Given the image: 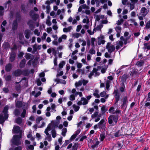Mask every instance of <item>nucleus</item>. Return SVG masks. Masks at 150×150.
Segmentation results:
<instances>
[{
  "label": "nucleus",
  "instance_id": "f257e3e1",
  "mask_svg": "<svg viewBox=\"0 0 150 150\" xmlns=\"http://www.w3.org/2000/svg\"><path fill=\"white\" fill-rule=\"evenodd\" d=\"M8 106H5L2 112L4 114V117L2 114H0V124H2L4 123L5 120H7L8 118Z\"/></svg>",
  "mask_w": 150,
  "mask_h": 150
},
{
  "label": "nucleus",
  "instance_id": "f03ea898",
  "mask_svg": "<svg viewBox=\"0 0 150 150\" xmlns=\"http://www.w3.org/2000/svg\"><path fill=\"white\" fill-rule=\"evenodd\" d=\"M118 119V115H111L108 117V122L112 126L116 125L117 123Z\"/></svg>",
  "mask_w": 150,
  "mask_h": 150
},
{
  "label": "nucleus",
  "instance_id": "7ed1b4c3",
  "mask_svg": "<svg viewBox=\"0 0 150 150\" xmlns=\"http://www.w3.org/2000/svg\"><path fill=\"white\" fill-rule=\"evenodd\" d=\"M106 48L108 49V51L110 54L114 52L115 50V47L114 45H112L111 43L108 42L106 46Z\"/></svg>",
  "mask_w": 150,
  "mask_h": 150
},
{
  "label": "nucleus",
  "instance_id": "20e7f679",
  "mask_svg": "<svg viewBox=\"0 0 150 150\" xmlns=\"http://www.w3.org/2000/svg\"><path fill=\"white\" fill-rule=\"evenodd\" d=\"M113 94H115L114 97L115 100V103L116 104L118 103V101L120 99V95L117 89H114L113 92Z\"/></svg>",
  "mask_w": 150,
  "mask_h": 150
},
{
  "label": "nucleus",
  "instance_id": "39448f33",
  "mask_svg": "<svg viewBox=\"0 0 150 150\" xmlns=\"http://www.w3.org/2000/svg\"><path fill=\"white\" fill-rule=\"evenodd\" d=\"M22 74V71L20 69H18L15 70L13 73V74L15 76H19Z\"/></svg>",
  "mask_w": 150,
  "mask_h": 150
},
{
  "label": "nucleus",
  "instance_id": "423d86ee",
  "mask_svg": "<svg viewBox=\"0 0 150 150\" xmlns=\"http://www.w3.org/2000/svg\"><path fill=\"white\" fill-rule=\"evenodd\" d=\"M16 54L14 52H11L10 54L9 60L11 62H13L15 59Z\"/></svg>",
  "mask_w": 150,
  "mask_h": 150
},
{
  "label": "nucleus",
  "instance_id": "0eeeda50",
  "mask_svg": "<svg viewBox=\"0 0 150 150\" xmlns=\"http://www.w3.org/2000/svg\"><path fill=\"white\" fill-rule=\"evenodd\" d=\"M139 73L137 69H134L132 70L131 72L130 75L132 77H133L134 75H139Z\"/></svg>",
  "mask_w": 150,
  "mask_h": 150
},
{
  "label": "nucleus",
  "instance_id": "6e6552de",
  "mask_svg": "<svg viewBox=\"0 0 150 150\" xmlns=\"http://www.w3.org/2000/svg\"><path fill=\"white\" fill-rule=\"evenodd\" d=\"M18 26V22L17 20L13 21L12 25V30H16L17 29Z\"/></svg>",
  "mask_w": 150,
  "mask_h": 150
},
{
  "label": "nucleus",
  "instance_id": "1a4fd4ad",
  "mask_svg": "<svg viewBox=\"0 0 150 150\" xmlns=\"http://www.w3.org/2000/svg\"><path fill=\"white\" fill-rule=\"evenodd\" d=\"M12 68V65L10 63H8L6 65L5 70L8 72H10Z\"/></svg>",
  "mask_w": 150,
  "mask_h": 150
},
{
  "label": "nucleus",
  "instance_id": "9d476101",
  "mask_svg": "<svg viewBox=\"0 0 150 150\" xmlns=\"http://www.w3.org/2000/svg\"><path fill=\"white\" fill-rule=\"evenodd\" d=\"M23 105V103L21 101L18 100L16 103V107L18 108H21L22 107Z\"/></svg>",
  "mask_w": 150,
  "mask_h": 150
},
{
  "label": "nucleus",
  "instance_id": "9b49d317",
  "mask_svg": "<svg viewBox=\"0 0 150 150\" xmlns=\"http://www.w3.org/2000/svg\"><path fill=\"white\" fill-rule=\"evenodd\" d=\"M129 77V75H128L124 74L122 76L121 78V81L126 82V80Z\"/></svg>",
  "mask_w": 150,
  "mask_h": 150
},
{
  "label": "nucleus",
  "instance_id": "f8f14e48",
  "mask_svg": "<svg viewBox=\"0 0 150 150\" xmlns=\"http://www.w3.org/2000/svg\"><path fill=\"white\" fill-rule=\"evenodd\" d=\"M26 63V60L25 59H23L20 62V67L21 68H24L25 65Z\"/></svg>",
  "mask_w": 150,
  "mask_h": 150
},
{
  "label": "nucleus",
  "instance_id": "ddd939ff",
  "mask_svg": "<svg viewBox=\"0 0 150 150\" xmlns=\"http://www.w3.org/2000/svg\"><path fill=\"white\" fill-rule=\"evenodd\" d=\"M30 31L28 29H26L25 30L24 33L25 35V36L26 38L29 39L30 36Z\"/></svg>",
  "mask_w": 150,
  "mask_h": 150
},
{
  "label": "nucleus",
  "instance_id": "4468645a",
  "mask_svg": "<svg viewBox=\"0 0 150 150\" xmlns=\"http://www.w3.org/2000/svg\"><path fill=\"white\" fill-rule=\"evenodd\" d=\"M59 123V122L57 121L55 122L52 121L51 122L52 124V127H53L52 129H55L56 127H58Z\"/></svg>",
  "mask_w": 150,
  "mask_h": 150
},
{
  "label": "nucleus",
  "instance_id": "2eb2a0df",
  "mask_svg": "<svg viewBox=\"0 0 150 150\" xmlns=\"http://www.w3.org/2000/svg\"><path fill=\"white\" fill-rule=\"evenodd\" d=\"M144 63V61L142 60H141L139 61H137L136 64L138 66V67H141L142 66Z\"/></svg>",
  "mask_w": 150,
  "mask_h": 150
},
{
  "label": "nucleus",
  "instance_id": "dca6fc26",
  "mask_svg": "<svg viewBox=\"0 0 150 150\" xmlns=\"http://www.w3.org/2000/svg\"><path fill=\"white\" fill-rule=\"evenodd\" d=\"M31 18L33 21H36L39 18V15L38 14L35 13Z\"/></svg>",
  "mask_w": 150,
  "mask_h": 150
},
{
  "label": "nucleus",
  "instance_id": "f3484780",
  "mask_svg": "<svg viewBox=\"0 0 150 150\" xmlns=\"http://www.w3.org/2000/svg\"><path fill=\"white\" fill-rule=\"evenodd\" d=\"M30 74V72L28 69L23 70L22 71V74L24 76H28Z\"/></svg>",
  "mask_w": 150,
  "mask_h": 150
},
{
  "label": "nucleus",
  "instance_id": "a211bd4d",
  "mask_svg": "<svg viewBox=\"0 0 150 150\" xmlns=\"http://www.w3.org/2000/svg\"><path fill=\"white\" fill-rule=\"evenodd\" d=\"M21 10L22 11L23 13L24 14H26L28 13L27 10L25 8V7L24 5H21Z\"/></svg>",
  "mask_w": 150,
  "mask_h": 150
},
{
  "label": "nucleus",
  "instance_id": "6ab92c4d",
  "mask_svg": "<svg viewBox=\"0 0 150 150\" xmlns=\"http://www.w3.org/2000/svg\"><path fill=\"white\" fill-rule=\"evenodd\" d=\"M16 16L17 20L18 21H20L21 20V15L19 12H18L16 13Z\"/></svg>",
  "mask_w": 150,
  "mask_h": 150
},
{
  "label": "nucleus",
  "instance_id": "aec40b11",
  "mask_svg": "<svg viewBox=\"0 0 150 150\" xmlns=\"http://www.w3.org/2000/svg\"><path fill=\"white\" fill-rule=\"evenodd\" d=\"M101 110L102 114H103L108 110V109L107 108H106L105 105H103L102 106Z\"/></svg>",
  "mask_w": 150,
  "mask_h": 150
},
{
  "label": "nucleus",
  "instance_id": "412c9836",
  "mask_svg": "<svg viewBox=\"0 0 150 150\" xmlns=\"http://www.w3.org/2000/svg\"><path fill=\"white\" fill-rule=\"evenodd\" d=\"M13 129L15 133H18L20 131V127L18 126H17L16 127H14Z\"/></svg>",
  "mask_w": 150,
  "mask_h": 150
},
{
  "label": "nucleus",
  "instance_id": "4be33fe9",
  "mask_svg": "<svg viewBox=\"0 0 150 150\" xmlns=\"http://www.w3.org/2000/svg\"><path fill=\"white\" fill-rule=\"evenodd\" d=\"M25 57L26 59L28 60L30 59H33L34 57L33 55L30 54H27L25 56Z\"/></svg>",
  "mask_w": 150,
  "mask_h": 150
},
{
  "label": "nucleus",
  "instance_id": "5701e85b",
  "mask_svg": "<svg viewBox=\"0 0 150 150\" xmlns=\"http://www.w3.org/2000/svg\"><path fill=\"white\" fill-rule=\"evenodd\" d=\"M79 144L78 143H75L72 146L71 150H77Z\"/></svg>",
  "mask_w": 150,
  "mask_h": 150
},
{
  "label": "nucleus",
  "instance_id": "b1692460",
  "mask_svg": "<svg viewBox=\"0 0 150 150\" xmlns=\"http://www.w3.org/2000/svg\"><path fill=\"white\" fill-rule=\"evenodd\" d=\"M81 101H83L82 103V105H86L88 102V100L86 98L83 97L81 98Z\"/></svg>",
  "mask_w": 150,
  "mask_h": 150
},
{
  "label": "nucleus",
  "instance_id": "393cba45",
  "mask_svg": "<svg viewBox=\"0 0 150 150\" xmlns=\"http://www.w3.org/2000/svg\"><path fill=\"white\" fill-rule=\"evenodd\" d=\"M21 137V135H15L13 136V139L14 140H20V139Z\"/></svg>",
  "mask_w": 150,
  "mask_h": 150
},
{
  "label": "nucleus",
  "instance_id": "a878e982",
  "mask_svg": "<svg viewBox=\"0 0 150 150\" xmlns=\"http://www.w3.org/2000/svg\"><path fill=\"white\" fill-rule=\"evenodd\" d=\"M13 143L14 145L16 146H18L21 144V143L20 142V140H16L13 139Z\"/></svg>",
  "mask_w": 150,
  "mask_h": 150
},
{
  "label": "nucleus",
  "instance_id": "bb28decb",
  "mask_svg": "<svg viewBox=\"0 0 150 150\" xmlns=\"http://www.w3.org/2000/svg\"><path fill=\"white\" fill-rule=\"evenodd\" d=\"M122 130H118L114 134V136L115 137H118L120 136H121V131Z\"/></svg>",
  "mask_w": 150,
  "mask_h": 150
},
{
  "label": "nucleus",
  "instance_id": "cd10ccee",
  "mask_svg": "<svg viewBox=\"0 0 150 150\" xmlns=\"http://www.w3.org/2000/svg\"><path fill=\"white\" fill-rule=\"evenodd\" d=\"M52 136L53 138H54L56 137V132L54 129H52L51 131Z\"/></svg>",
  "mask_w": 150,
  "mask_h": 150
},
{
  "label": "nucleus",
  "instance_id": "c85d7f7f",
  "mask_svg": "<svg viewBox=\"0 0 150 150\" xmlns=\"http://www.w3.org/2000/svg\"><path fill=\"white\" fill-rule=\"evenodd\" d=\"M105 138V133H101L100 134V139L101 141H103Z\"/></svg>",
  "mask_w": 150,
  "mask_h": 150
},
{
  "label": "nucleus",
  "instance_id": "c756f323",
  "mask_svg": "<svg viewBox=\"0 0 150 150\" xmlns=\"http://www.w3.org/2000/svg\"><path fill=\"white\" fill-rule=\"evenodd\" d=\"M115 108L113 106H112L110 108V109L109 110V112L111 114H112L113 115L115 114Z\"/></svg>",
  "mask_w": 150,
  "mask_h": 150
},
{
  "label": "nucleus",
  "instance_id": "7c9ffc66",
  "mask_svg": "<svg viewBox=\"0 0 150 150\" xmlns=\"http://www.w3.org/2000/svg\"><path fill=\"white\" fill-rule=\"evenodd\" d=\"M3 46L4 49H7L9 47V44L8 42L4 43Z\"/></svg>",
  "mask_w": 150,
  "mask_h": 150
},
{
  "label": "nucleus",
  "instance_id": "2f4dec72",
  "mask_svg": "<svg viewBox=\"0 0 150 150\" xmlns=\"http://www.w3.org/2000/svg\"><path fill=\"white\" fill-rule=\"evenodd\" d=\"M16 123L18 124H20L22 122V120L20 117H18L16 120Z\"/></svg>",
  "mask_w": 150,
  "mask_h": 150
},
{
  "label": "nucleus",
  "instance_id": "473e14b6",
  "mask_svg": "<svg viewBox=\"0 0 150 150\" xmlns=\"http://www.w3.org/2000/svg\"><path fill=\"white\" fill-rule=\"evenodd\" d=\"M128 101L127 96H125L123 98V101L122 104L125 105H127Z\"/></svg>",
  "mask_w": 150,
  "mask_h": 150
},
{
  "label": "nucleus",
  "instance_id": "72a5a7b5",
  "mask_svg": "<svg viewBox=\"0 0 150 150\" xmlns=\"http://www.w3.org/2000/svg\"><path fill=\"white\" fill-rule=\"evenodd\" d=\"M96 39L95 38H91V45L93 47H95L94 42L96 41Z\"/></svg>",
  "mask_w": 150,
  "mask_h": 150
},
{
  "label": "nucleus",
  "instance_id": "f704fd0d",
  "mask_svg": "<svg viewBox=\"0 0 150 150\" xmlns=\"http://www.w3.org/2000/svg\"><path fill=\"white\" fill-rule=\"evenodd\" d=\"M67 132V129L65 128H63L62 129V134L63 137H65L66 135V133Z\"/></svg>",
  "mask_w": 150,
  "mask_h": 150
},
{
  "label": "nucleus",
  "instance_id": "c9c22d12",
  "mask_svg": "<svg viewBox=\"0 0 150 150\" xmlns=\"http://www.w3.org/2000/svg\"><path fill=\"white\" fill-rule=\"evenodd\" d=\"M71 142V140H67L65 141V143L63 144L62 146V147H65L67 145L69 144Z\"/></svg>",
  "mask_w": 150,
  "mask_h": 150
},
{
  "label": "nucleus",
  "instance_id": "e433bc0d",
  "mask_svg": "<svg viewBox=\"0 0 150 150\" xmlns=\"http://www.w3.org/2000/svg\"><path fill=\"white\" fill-rule=\"evenodd\" d=\"M14 113L15 116H17L20 115V112L18 109H15L14 111Z\"/></svg>",
  "mask_w": 150,
  "mask_h": 150
},
{
  "label": "nucleus",
  "instance_id": "4c0bfd02",
  "mask_svg": "<svg viewBox=\"0 0 150 150\" xmlns=\"http://www.w3.org/2000/svg\"><path fill=\"white\" fill-rule=\"evenodd\" d=\"M105 40H98V45H100L101 44H104L105 42Z\"/></svg>",
  "mask_w": 150,
  "mask_h": 150
},
{
  "label": "nucleus",
  "instance_id": "58836bf2",
  "mask_svg": "<svg viewBox=\"0 0 150 150\" xmlns=\"http://www.w3.org/2000/svg\"><path fill=\"white\" fill-rule=\"evenodd\" d=\"M24 54V53L23 52H20L18 54V57L19 59H21L23 57V56Z\"/></svg>",
  "mask_w": 150,
  "mask_h": 150
},
{
  "label": "nucleus",
  "instance_id": "ea45409f",
  "mask_svg": "<svg viewBox=\"0 0 150 150\" xmlns=\"http://www.w3.org/2000/svg\"><path fill=\"white\" fill-rule=\"evenodd\" d=\"M65 63L64 61H62L59 64V67L60 68H62L63 67L64 65L65 64Z\"/></svg>",
  "mask_w": 150,
  "mask_h": 150
},
{
  "label": "nucleus",
  "instance_id": "a19ab883",
  "mask_svg": "<svg viewBox=\"0 0 150 150\" xmlns=\"http://www.w3.org/2000/svg\"><path fill=\"white\" fill-rule=\"evenodd\" d=\"M124 20L123 19L121 18L120 20H118L117 21V25H120L122 24V23H123Z\"/></svg>",
  "mask_w": 150,
  "mask_h": 150
},
{
  "label": "nucleus",
  "instance_id": "79ce46f5",
  "mask_svg": "<svg viewBox=\"0 0 150 150\" xmlns=\"http://www.w3.org/2000/svg\"><path fill=\"white\" fill-rule=\"evenodd\" d=\"M26 110L25 109L23 110V112L21 114V117L22 118L25 117V116Z\"/></svg>",
  "mask_w": 150,
  "mask_h": 150
},
{
  "label": "nucleus",
  "instance_id": "37998d69",
  "mask_svg": "<svg viewBox=\"0 0 150 150\" xmlns=\"http://www.w3.org/2000/svg\"><path fill=\"white\" fill-rule=\"evenodd\" d=\"M86 17L87 18V20L86 18H84L83 19L82 22L83 23H86L87 24H88L89 23V19L88 18V17L87 16H86Z\"/></svg>",
  "mask_w": 150,
  "mask_h": 150
},
{
  "label": "nucleus",
  "instance_id": "c03bdc74",
  "mask_svg": "<svg viewBox=\"0 0 150 150\" xmlns=\"http://www.w3.org/2000/svg\"><path fill=\"white\" fill-rule=\"evenodd\" d=\"M11 76L10 75H7L5 78V80L6 81H11Z\"/></svg>",
  "mask_w": 150,
  "mask_h": 150
},
{
  "label": "nucleus",
  "instance_id": "a18cd8bd",
  "mask_svg": "<svg viewBox=\"0 0 150 150\" xmlns=\"http://www.w3.org/2000/svg\"><path fill=\"white\" fill-rule=\"evenodd\" d=\"M99 144V141H97L96 142L95 144H93L91 146V147L93 149H94V148L97 146Z\"/></svg>",
  "mask_w": 150,
  "mask_h": 150
},
{
  "label": "nucleus",
  "instance_id": "49530a36",
  "mask_svg": "<svg viewBox=\"0 0 150 150\" xmlns=\"http://www.w3.org/2000/svg\"><path fill=\"white\" fill-rule=\"evenodd\" d=\"M73 107L74 108V110L75 112L78 111L79 109V107L76 106L75 104L73 105Z\"/></svg>",
  "mask_w": 150,
  "mask_h": 150
},
{
  "label": "nucleus",
  "instance_id": "de8ad7c7",
  "mask_svg": "<svg viewBox=\"0 0 150 150\" xmlns=\"http://www.w3.org/2000/svg\"><path fill=\"white\" fill-rule=\"evenodd\" d=\"M93 47L91 48L89 50V53L91 54H95L96 53V51L94 50L93 49Z\"/></svg>",
  "mask_w": 150,
  "mask_h": 150
},
{
  "label": "nucleus",
  "instance_id": "09e8293b",
  "mask_svg": "<svg viewBox=\"0 0 150 150\" xmlns=\"http://www.w3.org/2000/svg\"><path fill=\"white\" fill-rule=\"evenodd\" d=\"M98 112H95L94 113L91 115V117L92 118H95L98 117Z\"/></svg>",
  "mask_w": 150,
  "mask_h": 150
},
{
  "label": "nucleus",
  "instance_id": "8fccbe9b",
  "mask_svg": "<svg viewBox=\"0 0 150 150\" xmlns=\"http://www.w3.org/2000/svg\"><path fill=\"white\" fill-rule=\"evenodd\" d=\"M42 119V117H40L37 118L36 120V122L38 124L39 123L40 121Z\"/></svg>",
  "mask_w": 150,
  "mask_h": 150
},
{
  "label": "nucleus",
  "instance_id": "3c124183",
  "mask_svg": "<svg viewBox=\"0 0 150 150\" xmlns=\"http://www.w3.org/2000/svg\"><path fill=\"white\" fill-rule=\"evenodd\" d=\"M52 124L51 123H49L47 126V128L46 129H48L49 130H51L52 129L51 128V127H52Z\"/></svg>",
  "mask_w": 150,
  "mask_h": 150
},
{
  "label": "nucleus",
  "instance_id": "603ef678",
  "mask_svg": "<svg viewBox=\"0 0 150 150\" xmlns=\"http://www.w3.org/2000/svg\"><path fill=\"white\" fill-rule=\"evenodd\" d=\"M110 86V81H107L106 83V88L107 90H108Z\"/></svg>",
  "mask_w": 150,
  "mask_h": 150
},
{
  "label": "nucleus",
  "instance_id": "864d4df0",
  "mask_svg": "<svg viewBox=\"0 0 150 150\" xmlns=\"http://www.w3.org/2000/svg\"><path fill=\"white\" fill-rule=\"evenodd\" d=\"M82 84V83L81 81H79L78 82H76L75 83V86L76 87H78L79 86H81Z\"/></svg>",
  "mask_w": 150,
  "mask_h": 150
},
{
  "label": "nucleus",
  "instance_id": "5fc2aeb1",
  "mask_svg": "<svg viewBox=\"0 0 150 150\" xmlns=\"http://www.w3.org/2000/svg\"><path fill=\"white\" fill-rule=\"evenodd\" d=\"M52 139V138L50 134V135L48 136H47V137L45 138V139L48 140L49 142L51 141Z\"/></svg>",
  "mask_w": 150,
  "mask_h": 150
},
{
  "label": "nucleus",
  "instance_id": "6e6d98bb",
  "mask_svg": "<svg viewBox=\"0 0 150 150\" xmlns=\"http://www.w3.org/2000/svg\"><path fill=\"white\" fill-rule=\"evenodd\" d=\"M69 99L71 101H73L75 100V96L73 94H71L70 96Z\"/></svg>",
  "mask_w": 150,
  "mask_h": 150
},
{
  "label": "nucleus",
  "instance_id": "4d7b16f0",
  "mask_svg": "<svg viewBox=\"0 0 150 150\" xmlns=\"http://www.w3.org/2000/svg\"><path fill=\"white\" fill-rule=\"evenodd\" d=\"M106 94V91H103L100 93V96L101 97H104Z\"/></svg>",
  "mask_w": 150,
  "mask_h": 150
},
{
  "label": "nucleus",
  "instance_id": "13d9d810",
  "mask_svg": "<svg viewBox=\"0 0 150 150\" xmlns=\"http://www.w3.org/2000/svg\"><path fill=\"white\" fill-rule=\"evenodd\" d=\"M46 24L48 26H50L51 25L52 23L50 20L48 19L46 21Z\"/></svg>",
  "mask_w": 150,
  "mask_h": 150
},
{
  "label": "nucleus",
  "instance_id": "bf43d9fd",
  "mask_svg": "<svg viewBox=\"0 0 150 150\" xmlns=\"http://www.w3.org/2000/svg\"><path fill=\"white\" fill-rule=\"evenodd\" d=\"M82 26L81 25H77V28L76 29V31L78 32H79Z\"/></svg>",
  "mask_w": 150,
  "mask_h": 150
},
{
  "label": "nucleus",
  "instance_id": "052dcab7",
  "mask_svg": "<svg viewBox=\"0 0 150 150\" xmlns=\"http://www.w3.org/2000/svg\"><path fill=\"white\" fill-rule=\"evenodd\" d=\"M86 41H87V47H88V48H89L90 47V46L91 45L90 41L89 39H88Z\"/></svg>",
  "mask_w": 150,
  "mask_h": 150
},
{
  "label": "nucleus",
  "instance_id": "680f3d73",
  "mask_svg": "<svg viewBox=\"0 0 150 150\" xmlns=\"http://www.w3.org/2000/svg\"><path fill=\"white\" fill-rule=\"evenodd\" d=\"M37 84L38 86H40L42 84V82L40 79H38L36 81Z\"/></svg>",
  "mask_w": 150,
  "mask_h": 150
},
{
  "label": "nucleus",
  "instance_id": "e2e57ef3",
  "mask_svg": "<svg viewBox=\"0 0 150 150\" xmlns=\"http://www.w3.org/2000/svg\"><path fill=\"white\" fill-rule=\"evenodd\" d=\"M34 33L35 34L37 35V36H39L40 35V33L38 32V29H35L34 31Z\"/></svg>",
  "mask_w": 150,
  "mask_h": 150
},
{
  "label": "nucleus",
  "instance_id": "0e129e2a",
  "mask_svg": "<svg viewBox=\"0 0 150 150\" xmlns=\"http://www.w3.org/2000/svg\"><path fill=\"white\" fill-rule=\"evenodd\" d=\"M141 11L142 13H145L146 11H147V9L144 7H142L141 8Z\"/></svg>",
  "mask_w": 150,
  "mask_h": 150
},
{
  "label": "nucleus",
  "instance_id": "69168bd1",
  "mask_svg": "<svg viewBox=\"0 0 150 150\" xmlns=\"http://www.w3.org/2000/svg\"><path fill=\"white\" fill-rule=\"evenodd\" d=\"M3 91L6 93H8L9 91V90L8 88H4L3 89Z\"/></svg>",
  "mask_w": 150,
  "mask_h": 150
},
{
  "label": "nucleus",
  "instance_id": "338daca9",
  "mask_svg": "<svg viewBox=\"0 0 150 150\" xmlns=\"http://www.w3.org/2000/svg\"><path fill=\"white\" fill-rule=\"evenodd\" d=\"M47 13H49L50 11V5H48L46 6Z\"/></svg>",
  "mask_w": 150,
  "mask_h": 150
},
{
  "label": "nucleus",
  "instance_id": "774afa93",
  "mask_svg": "<svg viewBox=\"0 0 150 150\" xmlns=\"http://www.w3.org/2000/svg\"><path fill=\"white\" fill-rule=\"evenodd\" d=\"M21 86L20 85L15 86V89L17 91L21 90Z\"/></svg>",
  "mask_w": 150,
  "mask_h": 150
}]
</instances>
